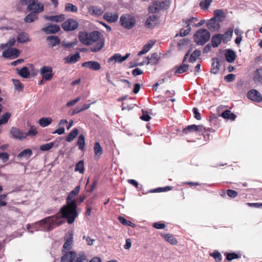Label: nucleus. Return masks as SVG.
<instances>
[{"label":"nucleus","mask_w":262,"mask_h":262,"mask_svg":"<svg viewBox=\"0 0 262 262\" xmlns=\"http://www.w3.org/2000/svg\"><path fill=\"white\" fill-rule=\"evenodd\" d=\"M79 38L80 41L85 45H91L96 43V46L91 48L92 52L99 51L104 45V40L101 37L100 33L97 31H94L91 33L80 32Z\"/></svg>","instance_id":"f257e3e1"},{"label":"nucleus","mask_w":262,"mask_h":262,"mask_svg":"<svg viewBox=\"0 0 262 262\" xmlns=\"http://www.w3.org/2000/svg\"><path fill=\"white\" fill-rule=\"evenodd\" d=\"M76 208V204H71L70 203H67L66 205L60 208L61 217L67 219L69 224L73 223L78 215Z\"/></svg>","instance_id":"f03ea898"},{"label":"nucleus","mask_w":262,"mask_h":262,"mask_svg":"<svg viewBox=\"0 0 262 262\" xmlns=\"http://www.w3.org/2000/svg\"><path fill=\"white\" fill-rule=\"evenodd\" d=\"M63 223L60 215L56 214L54 216H50L42 220L36 224V225L43 226L45 230H50L54 226H58Z\"/></svg>","instance_id":"7ed1b4c3"},{"label":"nucleus","mask_w":262,"mask_h":262,"mask_svg":"<svg viewBox=\"0 0 262 262\" xmlns=\"http://www.w3.org/2000/svg\"><path fill=\"white\" fill-rule=\"evenodd\" d=\"M210 34L205 29L199 30L193 35L194 41L198 45H204L210 39Z\"/></svg>","instance_id":"20e7f679"},{"label":"nucleus","mask_w":262,"mask_h":262,"mask_svg":"<svg viewBox=\"0 0 262 262\" xmlns=\"http://www.w3.org/2000/svg\"><path fill=\"white\" fill-rule=\"evenodd\" d=\"M120 22L123 28L130 29L135 26L136 20L133 16L125 14L120 17Z\"/></svg>","instance_id":"39448f33"},{"label":"nucleus","mask_w":262,"mask_h":262,"mask_svg":"<svg viewBox=\"0 0 262 262\" xmlns=\"http://www.w3.org/2000/svg\"><path fill=\"white\" fill-rule=\"evenodd\" d=\"M26 4L28 5V9L34 13H39L43 11V5L39 2V0H24Z\"/></svg>","instance_id":"423d86ee"},{"label":"nucleus","mask_w":262,"mask_h":262,"mask_svg":"<svg viewBox=\"0 0 262 262\" xmlns=\"http://www.w3.org/2000/svg\"><path fill=\"white\" fill-rule=\"evenodd\" d=\"M40 75L43 80L45 81L51 80L54 76L53 68L50 66H43L39 70Z\"/></svg>","instance_id":"0eeeda50"},{"label":"nucleus","mask_w":262,"mask_h":262,"mask_svg":"<svg viewBox=\"0 0 262 262\" xmlns=\"http://www.w3.org/2000/svg\"><path fill=\"white\" fill-rule=\"evenodd\" d=\"M78 26V23L73 19H69L61 25V28L65 31H72L76 29Z\"/></svg>","instance_id":"6e6552de"},{"label":"nucleus","mask_w":262,"mask_h":262,"mask_svg":"<svg viewBox=\"0 0 262 262\" xmlns=\"http://www.w3.org/2000/svg\"><path fill=\"white\" fill-rule=\"evenodd\" d=\"M10 134L12 138L16 139L23 140L26 139V133L22 132L16 127H12L10 129Z\"/></svg>","instance_id":"1a4fd4ad"},{"label":"nucleus","mask_w":262,"mask_h":262,"mask_svg":"<svg viewBox=\"0 0 262 262\" xmlns=\"http://www.w3.org/2000/svg\"><path fill=\"white\" fill-rule=\"evenodd\" d=\"M65 243L63 248L65 250H70L73 243V231H70L67 233L64 237Z\"/></svg>","instance_id":"9d476101"},{"label":"nucleus","mask_w":262,"mask_h":262,"mask_svg":"<svg viewBox=\"0 0 262 262\" xmlns=\"http://www.w3.org/2000/svg\"><path fill=\"white\" fill-rule=\"evenodd\" d=\"M20 51L16 48H10L3 52L4 57L10 58H15L19 56Z\"/></svg>","instance_id":"9b49d317"},{"label":"nucleus","mask_w":262,"mask_h":262,"mask_svg":"<svg viewBox=\"0 0 262 262\" xmlns=\"http://www.w3.org/2000/svg\"><path fill=\"white\" fill-rule=\"evenodd\" d=\"M130 55L129 53H126V55L124 56H122L121 54L117 53L114 54L108 59V62H113L114 63H122L126 59H127Z\"/></svg>","instance_id":"f8f14e48"},{"label":"nucleus","mask_w":262,"mask_h":262,"mask_svg":"<svg viewBox=\"0 0 262 262\" xmlns=\"http://www.w3.org/2000/svg\"><path fill=\"white\" fill-rule=\"evenodd\" d=\"M247 96L251 100L259 102L262 101V97L260 93L256 90H251L248 94Z\"/></svg>","instance_id":"ddd939ff"},{"label":"nucleus","mask_w":262,"mask_h":262,"mask_svg":"<svg viewBox=\"0 0 262 262\" xmlns=\"http://www.w3.org/2000/svg\"><path fill=\"white\" fill-rule=\"evenodd\" d=\"M220 21L215 19V18H211L208 20L206 22L207 27L210 30H218L220 28Z\"/></svg>","instance_id":"4468645a"},{"label":"nucleus","mask_w":262,"mask_h":262,"mask_svg":"<svg viewBox=\"0 0 262 262\" xmlns=\"http://www.w3.org/2000/svg\"><path fill=\"white\" fill-rule=\"evenodd\" d=\"M88 13L91 15L100 16L103 14V10L99 7L90 6L88 7Z\"/></svg>","instance_id":"2eb2a0df"},{"label":"nucleus","mask_w":262,"mask_h":262,"mask_svg":"<svg viewBox=\"0 0 262 262\" xmlns=\"http://www.w3.org/2000/svg\"><path fill=\"white\" fill-rule=\"evenodd\" d=\"M76 253L74 251H68L61 258V262H74Z\"/></svg>","instance_id":"dca6fc26"},{"label":"nucleus","mask_w":262,"mask_h":262,"mask_svg":"<svg viewBox=\"0 0 262 262\" xmlns=\"http://www.w3.org/2000/svg\"><path fill=\"white\" fill-rule=\"evenodd\" d=\"M79 191L80 186H77L74 190L71 191L67 199V203H70L71 204H76L75 197L78 195Z\"/></svg>","instance_id":"f3484780"},{"label":"nucleus","mask_w":262,"mask_h":262,"mask_svg":"<svg viewBox=\"0 0 262 262\" xmlns=\"http://www.w3.org/2000/svg\"><path fill=\"white\" fill-rule=\"evenodd\" d=\"M82 67L89 68L91 70L97 71L101 68L100 64L95 61H89L82 63Z\"/></svg>","instance_id":"a211bd4d"},{"label":"nucleus","mask_w":262,"mask_h":262,"mask_svg":"<svg viewBox=\"0 0 262 262\" xmlns=\"http://www.w3.org/2000/svg\"><path fill=\"white\" fill-rule=\"evenodd\" d=\"M253 80L256 84L262 85V68H259L254 72Z\"/></svg>","instance_id":"6ab92c4d"},{"label":"nucleus","mask_w":262,"mask_h":262,"mask_svg":"<svg viewBox=\"0 0 262 262\" xmlns=\"http://www.w3.org/2000/svg\"><path fill=\"white\" fill-rule=\"evenodd\" d=\"M165 4V2H155L149 6V11L152 13H157L163 7Z\"/></svg>","instance_id":"aec40b11"},{"label":"nucleus","mask_w":262,"mask_h":262,"mask_svg":"<svg viewBox=\"0 0 262 262\" xmlns=\"http://www.w3.org/2000/svg\"><path fill=\"white\" fill-rule=\"evenodd\" d=\"M119 17V15L117 13L107 12L104 14L103 18L109 23H112L117 21Z\"/></svg>","instance_id":"412c9836"},{"label":"nucleus","mask_w":262,"mask_h":262,"mask_svg":"<svg viewBox=\"0 0 262 262\" xmlns=\"http://www.w3.org/2000/svg\"><path fill=\"white\" fill-rule=\"evenodd\" d=\"M41 30L47 34H54L60 30V27L57 25H50L43 28Z\"/></svg>","instance_id":"4be33fe9"},{"label":"nucleus","mask_w":262,"mask_h":262,"mask_svg":"<svg viewBox=\"0 0 262 262\" xmlns=\"http://www.w3.org/2000/svg\"><path fill=\"white\" fill-rule=\"evenodd\" d=\"M44 18L48 21H53L55 23H60L65 19V16L63 14L53 16H44Z\"/></svg>","instance_id":"5701e85b"},{"label":"nucleus","mask_w":262,"mask_h":262,"mask_svg":"<svg viewBox=\"0 0 262 262\" xmlns=\"http://www.w3.org/2000/svg\"><path fill=\"white\" fill-rule=\"evenodd\" d=\"M17 41L21 43H27L31 41L29 35L25 32H21L17 36Z\"/></svg>","instance_id":"b1692460"},{"label":"nucleus","mask_w":262,"mask_h":262,"mask_svg":"<svg viewBox=\"0 0 262 262\" xmlns=\"http://www.w3.org/2000/svg\"><path fill=\"white\" fill-rule=\"evenodd\" d=\"M32 155V150L29 149H26L20 152L17 156V158L19 160L28 159Z\"/></svg>","instance_id":"393cba45"},{"label":"nucleus","mask_w":262,"mask_h":262,"mask_svg":"<svg viewBox=\"0 0 262 262\" xmlns=\"http://www.w3.org/2000/svg\"><path fill=\"white\" fill-rule=\"evenodd\" d=\"M223 40V35L218 34L213 35L212 37L211 43L213 47H217L222 42Z\"/></svg>","instance_id":"a878e982"},{"label":"nucleus","mask_w":262,"mask_h":262,"mask_svg":"<svg viewBox=\"0 0 262 262\" xmlns=\"http://www.w3.org/2000/svg\"><path fill=\"white\" fill-rule=\"evenodd\" d=\"M155 43V41L154 40L149 41L146 45L143 46L142 50L138 53V55L140 56L142 54H144L147 53L154 45Z\"/></svg>","instance_id":"bb28decb"},{"label":"nucleus","mask_w":262,"mask_h":262,"mask_svg":"<svg viewBox=\"0 0 262 262\" xmlns=\"http://www.w3.org/2000/svg\"><path fill=\"white\" fill-rule=\"evenodd\" d=\"M48 44L49 47H53L60 42L59 39L57 36H50L47 38Z\"/></svg>","instance_id":"cd10ccee"},{"label":"nucleus","mask_w":262,"mask_h":262,"mask_svg":"<svg viewBox=\"0 0 262 262\" xmlns=\"http://www.w3.org/2000/svg\"><path fill=\"white\" fill-rule=\"evenodd\" d=\"M80 58L79 53H76L73 55H70L64 58L66 63H73L77 61Z\"/></svg>","instance_id":"c85d7f7f"},{"label":"nucleus","mask_w":262,"mask_h":262,"mask_svg":"<svg viewBox=\"0 0 262 262\" xmlns=\"http://www.w3.org/2000/svg\"><path fill=\"white\" fill-rule=\"evenodd\" d=\"M162 236L164 238L165 241L171 245H176L178 243L177 239L174 236L171 234H163Z\"/></svg>","instance_id":"c756f323"},{"label":"nucleus","mask_w":262,"mask_h":262,"mask_svg":"<svg viewBox=\"0 0 262 262\" xmlns=\"http://www.w3.org/2000/svg\"><path fill=\"white\" fill-rule=\"evenodd\" d=\"M147 59H148V61L146 63L147 64H151L155 65L158 64L159 62V56L157 53L152 54L150 58L148 57Z\"/></svg>","instance_id":"7c9ffc66"},{"label":"nucleus","mask_w":262,"mask_h":262,"mask_svg":"<svg viewBox=\"0 0 262 262\" xmlns=\"http://www.w3.org/2000/svg\"><path fill=\"white\" fill-rule=\"evenodd\" d=\"M53 119L51 117H42L38 121L39 124L44 127H46L52 123Z\"/></svg>","instance_id":"2f4dec72"},{"label":"nucleus","mask_w":262,"mask_h":262,"mask_svg":"<svg viewBox=\"0 0 262 262\" xmlns=\"http://www.w3.org/2000/svg\"><path fill=\"white\" fill-rule=\"evenodd\" d=\"M225 17L224 12L222 10H216L214 11V17L220 22L222 21Z\"/></svg>","instance_id":"473e14b6"},{"label":"nucleus","mask_w":262,"mask_h":262,"mask_svg":"<svg viewBox=\"0 0 262 262\" xmlns=\"http://www.w3.org/2000/svg\"><path fill=\"white\" fill-rule=\"evenodd\" d=\"M156 20L157 18L155 16H150L147 19L145 25L148 28H152L156 25Z\"/></svg>","instance_id":"72a5a7b5"},{"label":"nucleus","mask_w":262,"mask_h":262,"mask_svg":"<svg viewBox=\"0 0 262 262\" xmlns=\"http://www.w3.org/2000/svg\"><path fill=\"white\" fill-rule=\"evenodd\" d=\"M95 156L99 158L103 153V149L99 142H96L94 147Z\"/></svg>","instance_id":"f704fd0d"},{"label":"nucleus","mask_w":262,"mask_h":262,"mask_svg":"<svg viewBox=\"0 0 262 262\" xmlns=\"http://www.w3.org/2000/svg\"><path fill=\"white\" fill-rule=\"evenodd\" d=\"M220 68V64L217 59H213L211 69V72L214 74L218 73Z\"/></svg>","instance_id":"c9c22d12"},{"label":"nucleus","mask_w":262,"mask_h":262,"mask_svg":"<svg viewBox=\"0 0 262 262\" xmlns=\"http://www.w3.org/2000/svg\"><path fill=\"white\" fill-rule=\"evenodd\" d=\"M18 74L23 78H28L30 75V71L27 67H23L20 70L17 69Z\"/></svg>","instance_id":"e433bc0d"},{"label":"nucleus","mask_w":262,"mask_h":262,"mask_svg":"<svg viewBox=\"0 0 262 262\" xmlns=\"http://www.w3.org/2000/svg\"><path fill=\"white\" fill-rule=\"evenodd\" d=\"M36 14V13H34V12L30 13L25 17L24 19L25 21L27 23H30L34 21L37 19Z\"/></svg>","instance_id":"4c0bfd02"},{"label":"nucleus","mask_w":262,"mask_h":262,"mask_svg":"<svg viewBox=\"0 0 262 262\" xmlns=\"http://www.w3.org/2000/svg\"><path fill=\"white\" fill-rule=\"evenodd\" d=\"M221 116L224 119H230L231 120H234L236 118V116L229 110H226L223 112Z\"/></svg>","instance_id":"58836bf2"},{"label":"nucleus","mask_w":262,"mask_h":262,"mask_svg":"<svg viewBox=\"0 0 262 262\" xmlns=\"http://www.w3.org/2000/svg\"><path fill=\"white\" fill-rule=\"evenodd\" d=\"M225 57L228 62H233L235 60V54L234 52L229 50L226 51Z\"/></svg>","instance_id":"ea45409f"},{"label":"nucleus","mask_w":262,"mask_h":262,"mask_svg":"<svg viewBox=\"0 0 262 262\" xmlns=\"http://www.w3.org/2000/svg\"><path fill=\"white\" fill-rule=\"evenodd\" d=\"M74 262H88V259L83 253H80L76 254Z\"/></svg>","instance_id":"a19ab883"},{"label":"nucleus","mask_w":262,"mask_h":262,"mask_svg":"<svg viewBox=\"0 0 262 262\" xmlns=\"http://www.w3.org/2000/svg\"><path fill=\"white\" fill-rule=\"evenodd\" d=\"M78 132V129L77 128H74L67 137V141L70 142L73 141L75 137L77 136Z\"/></svg>","instance_id":"79ce46f5"},{"label":"nucleus","mask_w":262,"mask_h":262,"mask_svg":"<svg viewBox=\"0 0 262 262\" xmlns=\"http://www.w3.org/2000/svg\"><path fill=\"white\" fill-rule=\"evenodd\" d=\"M77 144L80 150H83L85 147V139L83 135H80L78 139Z\"/></svg>","instance_id":"37998d69"},{"label":"nucleus","mask_w":262,"mask_h":262,"mask_svg":"<svg viewBox=\"0 0 262 262\" xmlns=\"http://www.w3.org/2000/svg\"><path fill=\"white\" fill-rule=\"evenodd\" d=\"M75 171H78L80 173H83L84 171V165L83 161H80L76 164Z\"/></svg>","instance_id":"c03bdc74"},{"label":"nucleus","mask_w":262,"mask_h":262,"mask_svg":"<svg viewBox=\"0 0 262 262\" xmlns=\"http://www.w3.org/2000/svg\"><path fill=\"white\" fill-rule=\"evenodd\" d=\"M11 116V113L7 112L0 117V125L6 124Z\"/></svg>","instance_id":"a18cd8bd"},{"label":"nucleus","mask_w":262,"mask_h":262,"mask_svg":"<svg viewBox=\"0 0 262 262\" xmlns=\"http://www.w3.org/2000/svg\"><path fill=\"white\" fill-rule=\"evenodd\" d=\"M201 54V51L200 50H195L191 55L189 59V61L191 62H194Z\"/></svg>","instance_id":"49530a36"},{"label":"nucleus","mask_w":262,"mask_h":262,"mask_svg":"<svg viewBox=\"0 0 262 262\" xmlns=\"http://www.w3.org/2000/svg\"><path fill=\"white\" fill-rule=\"evenodd\" d=\"M233 33V30L230 29L228 30L225 34L223 35V40L224 42H227L230 40L232 37Z\"/></svg>","instance_id":"de8ad7c7"},{"label":"nucleus","mask_w":262,"mask_h":262,"mask_svg":"<svg viewBox=\"0 0 262 262\" xmlns=\"http://www.w3.org/2000/svg\"><path fill=\"white\" fill-rule=\"evenodd\" d=\"M12 81L13 82L15 89L18 91H21L23 89V84L17 79H13Z\"/></svg>","instance_id":"09e8293b"},{"label":"nucleus","mask_w":262,"mask_h":262,"mask_svg":"<svg viewBox=\"0 0 262 262\" xmlns=\"http://www.w3.org/2000/svg\"><path fill=\"white\" fill-rule=\"evenodd\" d=\"M65 11L68 12H76L77 11V8L72 4L68 3L65 6Z\"/></svg>","instance_id":"8fccbe9b"},{"label":"nucleus","mask_w":262,"mask_h":262,"mask_svg":"<svg viewBox=\"0 0 262 262\" xmlns=\"http://www.w3.org/2000/svg\"><path fill=\"white\" fill-rule=\"evenodd\" d=\"M54 145V142H50L41 145L39 148L41 151H48L53 147Z\"/></svg>","instance_id":"3c124183"},{"label":"nucleus","mask_w":262,"mask_h":262,"mask_svg":"<svg viewBox=\"0 0 262 262\" xmlns=\"http://www.w3.org/2000/svg\"><path fill=\"white\" fill-rule=\"evenodd\" d=\"M188 69V66L187 64H183L180 67H179L175 73L176 74H182L185 72H186Z\"/></svg>","instance_id":"603ef678"},{"label":"nucleus","mask_w":262,"mask_h":262,"mask_svg":"<svg viewBox=\"0 0 262 262\" xmlns=\"http://www.w3.org/2000/svg\"><path fill=\"white\" fill-rule=\"evenodd\" d=\"M212 2V0H204L201 2L200 6L203 9H207Z\"/></svg>","instance_id":"864d4df0"},{"label":"nucleus","mask_w":262,"mask_h":262,"mask_svg":"<svg viewBox=\"0 0 262 262\" xmlns=\"http://www.w3.org/2000/svg\"><path fill=\"white\" fill-rule=\"evenodd\" d=\"M142 115L140 117V119L145 121H148L150 120L151 117H150L148 113L144 110L142 111Z\"/></svg>","instance_id":"5fc2aeb1"},{"label":"nucleus","mask_w":262,"mask_h":262,"mask_svg":"<svg viewBox=\"0 0 262 262\" xmlns=\"http://www.w3.org/2000/svg\"><path fill=\"white\" fill-rule=\"evenodd\" d=\"M203 126H198L195 125H189L187 127V129L189 130L190 132L192 131H201L202 130Z\"/></svg>","instance_id":"6e6d98bb"},{"label":"nucleus","mask_w":262,"mask_h":262,"mask_svg":"<svg viewBox=\"0 0 262 262\" xmlns=\"http://www.w3.org/2000/svg\"><path fill=\"white\" fill-rule=\"evenodd\" d=\"M62 44L63 46L67 47V48H72L74 47L77 44V39H75L74 41H73L72 42H68L63 41L62 42Z\"/></svg>","instance_id":"4d7b16f0"},{"label":"nucleus","mask_w":262,"mask_h":262,"mask_svg":"<svg viewBox=\"0 0 262 262\" xmlns=\"http://www.w3.org/2000/svg\"><path fill=\"white\" fill-rule=\"evenodd\" d=\"M210 256H212L216 262H220L222 260V256L219 252H214L210 254Z\"/></svg>","instance_id":"13d9d810"},{"label":"nucleus","mask_w":262,"mask_h":262,"mask_svg":"<svg viewBox=\"0 0 262 262\" xmlns=\"http://www.w3.org/2000/svg\"><path fill=\"white\" fill-rule=\"evenodd\" d=\"M37 133L36 128L34 126H31L30 130L27 133H26V137L28 136H34L36 135Z\"/></svg>","instance_id":"bf43d9fd"},{"label":"nucleus","mask_w":262,"mask_h":262,"mask_svg":"<svg viewBox=\"0 0 262 262\" xmlns=\"http://www.w3.org/2000/svg\"><path fill=\"white\" fill-rule=\"evenodd\" d=\"M80 100V97H78L75 99L71 100L68 101L66 103V106L68 107H71L74 105L77 102H78Z\"/></svg>","instance_id":"052dcab7"},{"label":"nucleus","mask_w":262,"mask_h":262,"mask_svg":"<svg viewBox=\"0 0 262 262\" xmlns=\"http://www.w3.org/2000/svg\"><path fill=\"white\" fill-rule=\"evenodd\" d=\"M191 31V27L190 26H186V29L185 30H181L180 32V35L181 36H185L188 35Z\"/></svg>","instance_id":"680f3d73"},{"label":"nucleus","mask_w":262,"mask_h":262,"mask_svg":"<svg viewBox=\"0 0 262 262\" xmlns=\"http://www.w3.org/2000/svg\"><path fill=\"white\" fill-rule=\"evenodd\" d=\"M9 158V155L7 152L0 153V159L2 160L3 162H7Z\"/></svg>","instance_id":"e2e57ef3"},{"label":"nucleus","mask_w":262,"mask_h":262,"mask_svg":"<svg viewBox=\"0 0 262 262\" xmlns=\"http://www.w3.org/2000/svg\"><path fill=\"white\" fill-rule=\"evenodd\" d=\"M235 78V75L233 74H229L225 76V80L227 82L233 81Z\"/></svg>","instance_id":"0e129e2a"},{"label":"nucleus","mask_w":262,"mask_h":262,"mask_svg":"<svg viewBox=\"0 0 262 262\" xmlns=\"http://www.w3.org/2000/svg\"><path fill=\"white\" fill-rule=\"evenodd\" d=\"M227 195L230 198H235L237 195V192L233 190L229 189L227 190Z\"/></svg>","instance_id":"69168bd1"},{"label":"nucleus","mask_w":262,"mask_h":262,"mask_svg":"<svg viewBox=\"0 0 262 262\" xmlns=\"http://www.w3.org/2000/svg\"><path fill=\"white\" fill-rule=\"evenodd\" d=\"M15 42V39L14 37L11 38L9 41L6 44L3 45V47H11L13 46Z\"/></svg>","instance_id":"338daca9"},{"label":"nucleus","mask_w":262,"mask_h":262,"mask_svg":"<svg viewBox=\"0 0 262 262\" xmlns=\"http://www.w3.org/2000/svg\"><path fill=\"white\" fill-rule=\"evenodd\" d=\"M238 257V255L235 253H229L227 255L226 258L228 260H231L233 259L237 258Z\"/></svg>","instance_id":"774afa93"}]
</instances>
